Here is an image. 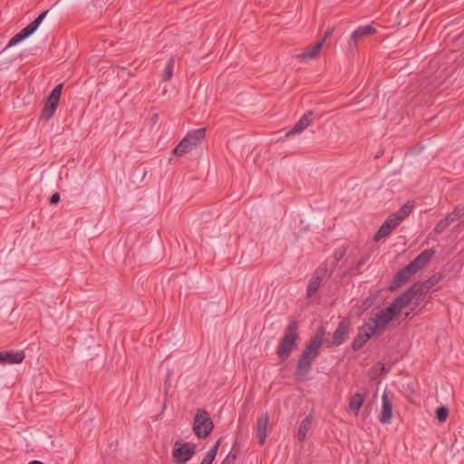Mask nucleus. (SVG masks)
I'll return each instance as SVG.
<instances>
[{"instance_id":"nucleus-27","label":"nucleus","mask_w":464,"mask_h":464,"mask_svg":"<svg viewBox=\"0 0 464 464\" xmlns=\"http://www.w3.org/2000/svg\"><path fill=\"white\" fill-rule=\"evenodd\" d=\"M449 416V409L445 406H441L436 410V418L439 422L442 423L446 421Z\"/></svg>"},{"instance_id":"nucleus-25","label":"nucleus","mask_w":464,"mask_h":464,"mask_svg":"<svg viewBox=\"0 0 464 464\" xmlns=\"http://www.w3.org/2000/svg\"><path fill=\"white\" fill-rule=\"evenodd\" d=\"M173 68H174V60L171 58L169 60L167 64L165 65L164 71H163V82H168L170 80V78L173 75Z\"/></svg>"},{"instance_id":"nucleus-18","label":"nucleus","mask_w":464,"mask_h":464,"mask_svg":"<svg viewBox=\"0 0 464 464\" xmlns=\"http://www.w3.org/2000/svg\"><path fill=\"white\" fill-rule=\"evenodd\" d=\"M324 43V39H322L314 45L308 46L302 53L296 55L299 61H308L314 59L319 54L320 50Z\"/></svg>"},{"instance_id":"nucleus-2","label":"nucleus","mask_w":464,"mask_h":464,"mask_svg":"<svg viewBox=\"0 0 464 464\" xmlns=\"http://www.w3.org/2000/svg\"><path fill=\"white\" fill-rule=\"evenodd\" d=\"M434 255L435 250L432 248L423 250L409 265L398 271L392 282L388 286V290L391 292H395L401 285L408 283L412 276L417 274L420 269L428 265Z\"/></svg>"},{"instance_id":"nucleus-7","label":"nucleus","mask_w":464,"mask_h":464,"mask_svg":"<svg viewBox=\"0 0 464 464\" xmlns=\"http://www.w3.org/2000/svg\"><path fill=\"white\" fill-rule=\"evenodd\" d=\"M193 431L198 439H206L213 430L214 423L209 413L198 409L193 421Z\"/></svg>"},{"instance_id":"nucleus-28","label":"nucleus","mask_w":464,"mask_h":464,"mask_svg":"<svg viewBox=\"0 0 464 464\" xmlns=\"http://www.w3.org/2000/svg\"><path fill=\"white\" fill-rule=\"evenodd\" d=\"M450 219L451 218H448L447 217H445L444 219L440 220L435 227L434 228V231L437 233V234H441L451 223H450Z\"/></svg>"},{"instance_id":"nucleus-23","label":"nucleus","mask_w":464,"mask_h":464,"mask_svg":"<svg viewBox=\"0 0 464 464\" xmlns=\"http://www.w3.org/2000/svg\"><path fill=\"white\" fill-rule=\"evenodd\" d=\"M193 147L189 143L188 139L183 138L179 143L174 148L173 153L179 157L185 155L186 153L191 151Z\"/></svg>"},{"instance_id":"nucleus-11","label":"nucleus","mask_w":464,"mask_h":464,"mask_svg":"<svg viewBox=\"0 0 464 464\" xmlns=\"http://www.w3.org/2000/svg\"><path fill=\"white\" fill-rule=\"evenodd\" d=\"M328 269L327 265L323 264L314 271L312 278L309 281L306 290V297L311 298L318 291L322 281L325 278Z\"/></svg>"},{"instance_id":"nucleus-37","label":"nucleus","mask_w":464,"mask_h":464,"mask_svg":"<svg viewBox=\"0 0 464 464\" xmlns=\"http://www.w3.org/2000/svg\"><path fill=\"white\" fill-rule=\"evenodd\" d=\"M333 32H334V29H332V28H328V29L326 30V32H325L324 36V38H323V39H324V40H325L326 38L330 37V36L332 35Z\"/></svg>"},{"instance_id":"nucleus-24","label":"nucleus","mask_w":464,"mask_h":464,"mask_svg":"<svg viewBox=\"0 0 464 464\" xmlns=\"http://www.w3.org/2000/svg\"><path fill=\"white\" fill-rule=\"evenodd\" d=\"M441 279L440 274H434L430 278L423 282H420L424 288L430 291L434 285H436Z\"/></svg>"},{"instance_id":"nucleus-17","label":"nucleus","mask_w":464,"mask_h":464,"mask_svg":"<svg viewBox=\"0 0 464 464\" xmlns=\"http://www.w3.org/2000/svg\"><path fill=\"white\" fill-rule=\"evenodd\" d=\"M382 411L379 417L381 423H389L392 418V404L388 395L384 393L382 397Z\"/></svg>"},{"instance_id":"nucleus-13","label":"nucleus","mask_w":464,"mask_h":464,"mask_svg":"<svg viewBox=\"0 0 464 464\" xmlns=\"http://www.w3.org/2000/svg\"><path fill=\"white\" fill-rule=\"evenodd\" d=\"M351 322L348 318H343L338 324L333 334V341L328 347L339 346L343 344L348 338L350 334Z\"/></svg>"},{"instance_id":"nucleus-16","label":"nucleus","mask_w":464,"mask_h":464,"mask_svg":"<svg viewBox=\"0 0 464 464\" xmlns=\"http://www.w3.org/2000/svg\"><path fill=\"white\" fill-rule=\"evenodd\" d=\"M269 422V417L267 412L262 414L256 420V437L258 443L263 445L267 437L266 430Z\"/></svg>"},{"instance_id":"nucleus-15","label":"nucleus","mask_w":464,"mask_h":464,"mask_svg":"<svg viewBox=\"0 0 464 464\" xmlns=\"http://www.w3.org/2000/svg\"><path fill=\"white\" fill-rule=\"evenodd\" d=\"M25 357L24 351L0 352V364H18Z\"/></svg>"},{"instance_id":"nucleus-39","label":"nucleus","mask_w":464,"mask_h":464,"mask_svg":"<svg viewBox=\"0 0 464 464\" xmlns=\"http://www.w3.org/2000/svg\"><path fill=\"white\" fill-rule=\"evenodd\" d=\"M406 203H407V204L414 203V201H411V200H409V201H407Z\"/></svg>"},{"instance_id":"nucleus-26","label":"nucleus","mask_w":464,"mask_h":464,"mask_svg":"<svg viewBox=\"0 0 464 464\" xmlns=\"http://www.w3.org/2000/svg\"><path fill=\"white\" fill-rule=\"evenodd\" d=\"M462 216H464V205H459L453 210V212L448 214L446 217L450 219V223L459 219Z\"/></svg>"},{"instance_id":"nucleus-36","label":"nucleus","mask_w":464,"mask_h":464,"mask_svg":"<svg viewBox=\"0 0 464 464\" xmlns=\"http://www.w3.org/2000/svg\"><path fill=\"white\" fill-rule=\"evenodd\" d=\"M234 460L227 455L220 464H233Z\"/></svg>"},{"instance_id":"nucleus-6","label":"nucleus","mask_w":464,"mask_h":464,"mask_svg":"<svg viewBox=\"0 0 464 464\" xmlns=\"http://www.w3.org/2000/svg\"><path fill=\"white\" fill-rule=\"evenodd\" d=\"M412 205H402L401 209L391 215L384 223L381 226L373 239L379 241L383 237L389 236L392 230L400 225V223L407 218L412 210Z\"/></svg>"},{"instance_id":"nucleus-31","label":"nucleus","mask_w":464,"mask_h":464,"mask_svg":"<svg viewBox=\"0 0 464 464\" xmlns=\"http://www.w3.org/2000/svg\"><path fill=\"white\" fill-rule=\"evenodd\" d=\"M345 255H346V247H341L334 251V258L335 259L336 262H339L344 257Z\"/></svg>"},{"instance_id":"nucleus-12","label":"nucleus","mask_w":464,"mask_h":464,"mask_svg":"<svg viewBox=\"0 0 464 464\" xmlns=\"http://www.w3.org/2000/svg\"><path fill=\"white\" fill-rule=\"evenodd\" d=\"M376 33H377L376 28L370 24L358 27L351 34L350 39L348 40V48L350 50L356 49L358 43L362 41L365 37L373 35Z\"/></svg>"},{"instance_id":"nucleus-10","label":"nucleus","mask_w":464,"mask_h":464,"mask_svg":"<svg viewBox=\"0 0 464 464\" xmlns=\"http://www.w3.org/2000/svg\"><path fill=\"white\" fill-rule=\"evenodd\" d=\"M48 11H44L41 13L34 21H32L27 26H25L24 29H22L18 34H16L8 44V46H13L20 42L24 41V39L31 36L39 27L44 17L46 16Z\"/></svg>"},{"instance_id":"nucleus-38","label":"nucleus","mask_w":464,"mask_h":464,"mask_svg":"<svg viewBox=\"0 0 464 464\" xmlns=\"http://www.w3.org/2000/svg\"><path fill=\"white\" fill-rule=\"evenodd\" d=\"M29 464H44V463H42L41 461H38V460H34V461L30 462Z\"/></svg>"},{"instance_id":"nucleus-30","label":"nucleus","mask_w":464,"mask_h":464,"mask_svg":"<svg viewBox=\"0 0 464 464\" xmlns=\"http://www.w3.org/2000/svg\"><path fill=\"white\" fill-rule=\"evenodd\" d=\"M220 443H221V438H219L216 443L213 445V447L210 449V450L207 453L208 456H210V458H213V459H215L217 454H218V448L220 446Z\"/></svg>"},{"instance_id":"nucleus-32","label":"nucleus","mask_w":464,"mask_h":464,"mask_svg":"<svg viewBox=\"0 0 464 464\" xmlns=\"http://www.w3.org/2000/svg\"><path fill=\"white\" fill-rule=\"evenodd\" d=\"M239 454V448L236 446V444L233 446L231 451L229 452L228 456L233 459L234 461L237 459V456Z\"/></svg>"},{"instance_id":"nucleus-21","label":"nucleus","mask_w":464,"mask_h":464,"mask_svg":"<svg viewBox=\"0 0 464 464\" xmlns=\"http://www.w3.org/2000/svg\"><path fill=\"white\" fill-rule=\"evenodd\" d=\"M366 399V394L357 392L353 394L349 401V410L353 412L355 416L359 414L360 409Z\"/></svg>"},{"instance_id":"nucleus-19","label":"nucleus","mask_w":464,"mask_h":464,"mask_svg":"<svg viewBox=\"0 0 464 464\" xmlns=\"http://www.w3.org/2000/svg\"><path fill=\"white\" fill-rule=\"evenodd\" d=\"M312 111H308L307 113L304 114L301 119L295 124L293 129L286 133V137L300 133L305 130L312 122Z\"/></svg>"},{"instance_id":"nucleus-1","label":"nucleus","mask_w":464,"mask_h":464,"mask_svg":"<svg viewBox=\"0 0 464 464\" xmlns=\"http://www.w3.org/2000/svg\"><path fill=\"white\" fill-rule=\"evenodd\" d=\"M325 329L320 327L316 334L305 343L304 349L299 355L295 376L297 380H304L312 369L313 362L320 354V349L324 343Z\"/></svg>"},{"instance_id":"nucleus-33","label":"nucleus","mask_w":464,"mask_h":464,"mask_svg":"<svg viewBox=\"0 0 464 464\" xmlns=\"http://www.w3.org/2000/svg\"><path fill=\"white\" fill-rule=\"evenodd\" d=\"M60 198V194L58 192H55L50 197L49 203H59Z\"/></svg>"},{"instance_id":"nucleus-34","label":"nucleus","mask_w":464,"mask_h":464,"mask_svg":"<svg viewBox=\"0 0 464 464\" xmlns=\"http://www.w3.org/2000/svg\"><path fill=\"white\" fill-rule=\"evenodd\" d=\"M214 461L213 458H210V456H208V454L204 457L200 464H212Z\"/></svg>"},{"instance_id":"nucleus-20","label":"nucleus","mask_w":464,"mask_h":464,"mask_svg":"<svg viewBox=\"0 0 464 464\" xmlns=\"http://www.w3.org/2000/svg\"><path fill=\"white\" fill-rule=\"evenodd\" d=\"M205 136L206 128H198L188 131L184 138L188 139L193 149H195L203 140Z\"/></svg>"},{"instance_id":"nucleus-3","label":"nucleus","mask_w":464,"mask_h":464,"mask_svg":"<svg viewBox=\"0 0 464 464\" xmlns=\"http://www.w3.org/2000/svg\"><path fill=\"white\" fill-rule=\"evenodd\" d=\"M386 327L376 314L365 320L363 324L359 327L358 334L352 343L353 350L359 351L362 349L372 336L381 334Z\"/></svg>"},{"instance_id":"nucleus-22","label":"nucleus","mask_w":464,"mask_h":464,"mask_svg":"<svg viewBox=\"0 0 464 464\" xmlns=\"http://www.w3.org/2000/svg\"><path fill=\"white\" fill-rule=\"evenodd\" d=\"M312 421H313V418L311 415L305 417L302 420V422L299 426V429H298V432H297V437H298L299 441L303 442L305 440V438L307 436V432L311 429Z\"/></svg>"},{"instance_id":"nucleus-35","label":"nucleus","mask_w":464,"mask_h":464,"mask_svg":"<svg viewBox=\"0 0 464 464\" xmlns=\"http://www.w3.org/2000/svg\"><path fill=\"white\" fill-rule=\"evenodd\" d=\"M365 258L362 256L359 261L358 263L356 264V266L353 267V269H359L361 266H362L364 263H365Z\"/></svg>"},{"instance_id":"nucleus-4","label":"nucleus","mask_w":464,"mask_h":464,"mask_svg":"<svg viewBox=\"0 0 464 464\" xmlns=\"http://www.w3.org/2000/svg\"><path fill=\"white\" fill-rule=\"evenodd\" d=\"M298 339V322L292 321L287 325L276 350V354L282 362L286 361L292 351L296 348Z\"/></svg>"},{"instance_id":"nucleus-8","label":"nucleus","mask_w":464,"mask_h":464,"mask_svg":"<svg viewBox=\"0 0 464 464\" xmlns=\"http://www.w3.org/2000/svg\"><path fill=\"white\" fill-rule=\"evenodd\" d=\"M63 87V83L56 85L47 97L41 112L42 120L48 121L53 116L59 104Z\"/></svg>"},{"instance_id":"nucleus-14","label":"nucleus","mask_w":464,"mask_h":464,"mask_svg":"<svg viewBox=\"0 0 464 464\" xmlns=\"http://www.w3.org/2000/svg\"><path fill=\"white\" fill-rule=\"evenodd\" d=\"M408 294L410 295L412 302L413 307H411V311H413L424 299L429 291L422 286L420 282L413 284L410 288L407 289Z\"/></svg>"},{"instance_id":"nucleus-9","label":"nucleus","mask_w":464,"mask_h":464,"mask_svg":"<svg viewBox=\"0 0 464 464\" xmlns=\"http://www.w3.org/2000/svg\"><path fill=\"white\" fill-rule=\"evenodd\" d=\"M196 453V444L177 440L174 444L172 457L177 464H185Z\"/></svg>"},{"instance_id":"nucleus-29","label":"nucleus","mask_w":464,"mask_h":464,"mask_svg":"<svg viewBox=\"0 0 464 464\" xmlns=\"http://www.w3.org/2000/svg\"><path fill=\"white\" fill-rule=\"evenodd\" d=\"M377 296L376 295H370L368 297H366L362 302V307L363 309L370 308L376 301Z\"/></svg>"},{"instance_id":"nucleus-5","label":"nucleus","mask_w":464,"mask_h":464,"mask_svg":"<svg viewBox=\"0 0 464 464\" xmlns=\"http://www.w3.org/2000/svg\"><path fill=\"white\" fill-rule=\"evenodd\" d=\"M408 305H413V302L406 290L401 295L396 297L389 307L382 309L376 313L379 318L386 326L392 322V320L400 315L404 308Z\"/></svg>"}]
</instances>
